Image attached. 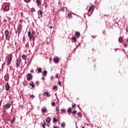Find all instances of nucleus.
Returning <instances> with one entry per match:
<instances>
[{
	"instance_id": "f257e3e1",
	"label": "nucleus",
	"mask_w": 128,
	"mask_h": 128,
	"mask_svg": "<svg viewBox=\"0 0 128 128\" xmlns=\"http://www.w3.org/2000/svg\"><path fill=\"white\" fill-rule=\"evenodd\" d=\"M28 36L30 40H32V38L33 40H36V32L33 31L32 33H31L30 32H28Z\"/></svg>"
},
{
	"instance_id": "f03ea898",
	"label": "nucleus",
	"mask_w": 128,
	"mask_h": 128,
	"mask_svg": "<svg viewBox=\"0 0 128 128\" xmlns=\"http://www.w3.org/2000/svg\"><path fill=\"white\" fill-rule=\"evenodd\" d=\"M5 36H6V40H10V32H8V30H6L4 32Z\"/></svg>"
},
{
	"instance_id": "7ed1b4c3",
	"label": "nucleus",
	"mask_w": 128,
	"mask_h": 128,
	"mask_svg": "<svg viewBox=\"0 0 128 128\" xmlns=\"http://www.w3.org/2000/svg\"><path fill=\"white\" fill-rule=\"evenodd\" d=\"M12 56H9L7 60V64L9 66V64L12 62Z\"/></svg>"
},
{
	"instance_id": "20e7f679",
	"label": "nucleus",
	"mask_w": 128,
	"mask_h": 128,
	"mask_svg": "<svg viewBox=\"0 0 128 128\" xmlns=\"http://www.w3.org/2000/svg\"><path fill=\"white\" fill-rule=\"evenodd\" d=\"M10 108V104H7L4 106H3V108H4V110H8Z\"/></svg>"
},
{
	"instance_id": "39448f33",
	"label": "nucleus",
	"mask_w": 128,
	"mask_h": 128,
	"mask_svg": "<svg viewBox=\"0 0 128 128\" xmlns=\"http://www.w3.org/2000/svg\"><path fill=\"white\" fill-rule=\"evenodd\" d=\"M54 62L55 64H58V62H60V58L58 57H56L54 59Z\"/></svg>"
},
{
	"instance_id": "423d86ee",
	"label": "nucleus",
	"mask_w": 128,
	"mask_h": 128,
	"mask_svg": "<svg viewBox=\"0 0 128 128\" xmlns=\"http://www.w3.org/2000/svg\"><path fill=\"white\" fill-rule=\"evenodd\" d=\"M20 60L18 59L16 62V66L17 68H18V66H20Z\"/></svg>"
},
{
	"instance_id": "0eeeda50",
	"label": "nucleus",
	"mask_w": 128,
	"mask_h": 128,
	"mask_svg": "<svg viewBox=\"0 0 128 128\" xmlns=\"http://www.w3.org/2000/svg\"><path fill=\"white\" fill-rule=\"evenodd\" d=\"M41 112L42 114H46V112H48V110H46V108H42Z\"/></svg>"
},
{
	"instance_id": "6e6552de",
	"label": "nucleus",
	"mask_w": 128,
	"mask_h": 128,
	"mask_svg": "<svg viewBox=\"0 0 128 128\" xmlns=\"http://www.w3.org/2000/svg\"><path fill=\"white\" fill-rule=\"evenodd\" d=\"M5 88L6 90H10V84L8 83H6L5 84Z\"/></svg>"
},
{
	"instance_id": "1a4fd4ad",
	"label": "nucleus",
	"mask_w": 128,
	"mask_h": 128,
	"mask_svg": "<svg viewBox=\"0 0 128 128\" xmlns=\"http://www.w3.org/2000/svg\"><path fill=\"white\" fill-rule=\"evenodd\" d=\"M44 95L46 96L47 97H48V98H50V93L47 92H44Z\"/></svg>"
},
{
	"instance_id": "9d476101",
	"label": "nucleus",
	"mask_w": 128,
	"mask_h": 128,
	"mask_svg": "<svg viewBox=\"0 0 128 128\" xmlns=\"http://www.w3.org/2000/svg\"><path fill=\"white\" fill-rule=\"evenodd\" d=\"M17 30L18 32V33L20 34V32H22V26H20L18 29H17Z\"/></svg>"
},
{
	"instance_id": "9b49d317",
	"label": "nucleus",
	"mask_w": 128,
	"mask_h": 128,
	"mask_svg": "<svg viewBox=\"0 0 128 128\" xmlns=\"http://www.w3.org/2000/svg\"><path fill=\"white\" fill-rule=\"evenodd\" d=\"M27 80L30 81L32 80V74H28L27 76Z\"/></svg>"
},
{
	"instance_id": "f8f14e48",
	"label": "nucleus",
	"mask_w": 128,
	"mask_h": 128,
	"mask_svg": "<svg viewBox=\"0 0 128 128\" xmlns=\"http://www.w3.org/2000/svg\"><path fill=\"white\" fill-rule=\"evenodd\" d=\"M75 36L77 38H80V33L78 32H76L75 33Z\"/></svg>"
},
{
	"instance_id": "ddd939ff",
	"label": "nucleus",
	"mask_w": 128,
	"mask_h": 128,
	"mask_svg": "<svg viewBox=\"0 0 128 128\" xmlns=\"http://www.w3.org/2000/svg\"><path fill=\"white\" fill-rule=\"evenodd\" d=\"M50 120H52V119L50 117H48L46 118V122H47V124H50Z\"/></svg>"
},
{
	"instance_id": "4468645a",
	"label": "nucleus",
	"mask_w": 128,
	"mask_h": 128,
	"mask_svg": "<svg viewBox=\"0 0 128 128\" xmlns=\"http://www.w3.org/2000/svg\"><path fill=\"white\" fill-rule=\"evenodd\" d=\"M2 10L4 12H8V10H10V8H8V6H6V8H3Z\"/></svg>"
},
{
	"instance_id": "2eb2a0df",
	"label": "nucleus",
	"mask_w": 128,
	"mask_h": 128,
	"mask_svg": "<svg viewBox=\"0 0 128 128\" xmlns=\"http://www.w3.org/2000/svg\"><path fill=\"white\" fill-rule=\"evenodd\" d=\"M38 16H42V14H44V12H42V10H40L38 12Z\"/></svg>"
},
{
	"instance_id": "dca6fc26",
	"label": "nucleus",
	"mask_w": 128,
	"mask_h": 128,
	"mask_svg": "<svg viewBox=\"0 0 128 128\" xmlns=\"http://www.w3.org/2000/svg\"><path fill=\"white\" fill-rule=\"evenodd\" d=\"M92 8H94V6L92 5L91 6L90 8L88 10V12H92Z\"/></svg>"
},
{
	"instance_id": "f3484780",
	"label": "nucleus",
	"mask_w": 128,
	"mask_h": 128,
	"mask_svg": "<svg viewBox=\"0 0 128 128\" xmlns=\"http://www.w3.org/2000/svg\"><path fill=\"white\" fill-rule=\"evenodd\" d=\"M55 110L57 114H58V112H60V107L58 106H56Z\"/></svg>"
},
{
	"instance_id": "a211bd4d",
	"label": "nucleus",
	"mask_w": 128,
	"mask_h": 128,
	"mask_svg": "<svg viewBox=\"0 0 128 128\" xmlns=\"http://www.w3.org/2000/svg\"><path fill=\"white\" fill-rule=\"evenodd\" d=\"M36 2L37 5L38 6H40V4H42V2L40 0H36Z\"/></svg>"
},
{
	"instance_id": "6ab92c4d",
	"label": "nucleus",
	"mask_w": 128,
	"mask_h": 128,
	"mask_svg": "<svg viewBox=\"0 0 128 128\" xmlns=\"http://www.w3.org/2000/svg\"><path fill=\"white\" fill-rule=\"evenodd\" d=\"M26 58H27V56H26V54H23L22 56V60H26Z\"/></svg>"
},
{
	"instance_id": "aec40b11",
	"label": "nucleus",
	"mask_w": 128,
	"mask_h": 128,
	"mask_svg": "<svg viewBox=\"0 0 128 128\" xmlns=\"http://www.w3.org/2000/svg\"><path fill=\"white\" fill-rule=\"evenodd\" d=\"M42 72H43L44 76H46V74H48V71L44 70Z\"/></svg>"
},
{
	"instance_id": "412c9836",
	"label": "nucleus",
	"mask_w": 128,
	"mask_h": 128,
	"mask_svg": "<svg viewBox=\"0 0 128 128\" xmlns=\"http://www.w3.org/2000/svg\"><path fill=\"white\" fill-rule=\"evenodd\" d=\"M30 86H32V88H34V82H32L31 83H30Z\"/></svg>"
},
{
	"instance_id": "4be33fe9",
	"label": "nucleus",
	"mask_w": 128,
	"mask_h": 128,
	"mask_svg": "<svg viewBox=\"0 0 128 128\" xmlns=\"http://www.w3.org/2000/svg\"><path fill=\"white\" fill-rule=\"evenodd\" d=\"M68 112V114H70V112H72V108H69L67 110Z\"/></svg>"
},
{
	"instance_id": "5701e85b",
	"label": "nucleus",
	"mask_w": 128,
	"mask_h": 128,
	"mask_svg": "<svg viewBox=\"0 0 128 128\" xmlns=\"http://www.w3.org/2000/svg\"><path fill=\"white\" fill-rule=\"evenodd\" d=\"M122 38L120 37L118 38V42H122Z\"/></svg>"
},
{
	"instance_id": "b1692460",
	"label": "nucleus",
	"mask_w": 128,
	"mask_h": 128,
	"mask_svg": "<svg viewBox=\"0 0 128 128\" xmlns=\"http://www.w3.org/2000/svg\"><path fill=\"white\" fill-rule=\"evenodd\" d=\"M61 126H62V128H64V127L66 126V123L65 122H62L61 124Z\"/></svg>"
},
{
	"instance_id": "393cba45",
	"label": "nucleus",
	"mask_w": 128,
	"mask_h": 128,
	"mask_svg": "<svg viewBox=\"0 0 128 128\" xmlns=\"http://www.w3.org/2000/svg\"><path fill=\"white\" fill-rule=\"evenodd\" d=\"M72 40H74V42H76V38L74 36L72 38Z\"/></svg>"
},
{
	"instance_id": "a878e982",
	"label": "nucleus",
	"mask_w": 128,
	"mask_h": 128,
	"mask_svg": "<svg viewBox=\"0 0 128 128\" xmlns=\"http://www.w3.org/2000/svg\"><path fill=\"white\" fill-rule=\"evenodd\" d=\"M52 90H58V86H54L52 87Z\"/></svg>"
},
{
	"instance_id": "bb28decb",
	"label": "nucleus",
	"mask_w": 128,
	"mask_h": 128,
	"mask_svg": "<svg viewBox=\"0 0 128 128\" xmlns=\"http://www.w3.org/2000/svg\"><path fill=\"white\" fill-rule=\"evenodd\" d=\"M38 72H42V68H40L38 69Z\"/></svg>"
},
{
	"instance_id": "cd10ccee",
	"label": "nucleus",
	"mask_w": 128,
	"mask_h": 128,
	"mask_svg": "<svg viewBox=\"0 0 128 128\" xmlns=\"http://www.w3.org/2000/svg\"><path fill=\"white\" fill-rule=\"evenodd\" d=\"M61 111H62V114H64V112H66V110L65 109H62Z\"/></svg>"
},
{
	"instance_id": "c85d7f7f",
	"label": "nucleus",
	"mask_w": 128,
	"mask_h": 128,
	"mask_svg": "<svg viewBox=\"0 0 128 128\" xmlns=\"http://www.w3.org/2000/svg\"><path fill=\"white\" fill-rule=\"evenodd\" d=\"M58 122V119L56 118H53V122Z\"/></svg>"
},
{
	"instance_id": "c756f323",
	"label": "nucleus",
	"mask_w": 128,
	"mask_h": 128,
	"mask_svg": "<svg viewBox=\"0 0 128 128\" xmlns=\"http://www.w3.org/2000/svg\"><path fill=\"white\" fill-rule=\"evenodd\" d=\"M36 10L34 8H31V12H35Z\"/></svg>"
},
{
	"instance_id": "7c9ffc66",
	"label": "nucleus",
	"mask_w": 128,
	"mask_h": 128,
	"mask_svg": "<svg viewBox=\"0 0 128 128\" xmlns=\"http://www.w3.org/2000/svg\"><path fill=\"white\" fill-rule=\"evenodd\" d=\"M24 2H30V0H24Z\"/></svg>"
},
{
	"instance_id": "2f4dec72",
	"label": "nucleus",
	"mask_w": 128,
	"mask_h": 128,
	"mask_svg": "<svg viewBox=\"0 0 128 128\" xmlns=\"http://www.w3.org/2000/svg\"><path fill=\"white\" fill-rule=\"evenodd\" d=\"M68 18H72V14L70 13L68 14Z\"/></svg>"
},
{
	"instance_id": "473e14b6",
	"label": "nucleus",
	"mask_w": 128,
	"mask_h": 128,
	"mask_svg": "<svg viewBox=\"0 0 128 128\" xmlns=\"http://www.w3.org/2000/svg\"><path fill=\"white\" fill-rule=\"evenodd\" d=\"M56 102H53L52 103V106H54V104H55Z\"/></svg>"
},
{
	"instance_id": "72a5a7b5",
	"label": "nucleus",
	"mask_w": 128,
	"mask_h": 128,
	"mask_svg": "<svg viewBox=\"0 0 128 128\" xmlns=\"http://www.w3.org/2000/svg\"><path fill=\"white\" fill-rule=\"evenodd\" d=\"M72 114H76V110H74L72 111Z\"/></svg>"
},
{
	"instance_id": "f704fd0d",
	"label": "nucleus",
	"mask_w": 128,
	"mask_h": 128,
	"mask_svg": "<svg viewBox=\"0 0 128 128\" xmlns=\"http://www.w3.org/2000/svg\"><path fill=\"white\" fill-rule=\"evenodd\" d=\"M58 84H59V86H62V83L60 82V81L58 82Z\"/></svg>"
},
{
	"instance_id": "c9c22d12",
	"label": "nucleus",
	"mask_w": 128,
	"mask_h": 128,
	"mask_svg": "<svg viewBox=\"0 0 128 128\" xmlns=\"http://www.w3.org/2000/svg\"><path fill=\"white\" fill-rule=\"evenodd\" d=\"M44 124H46V123H44V124H42V126L43 128H46V126H44Z\"/></svg>"
},
{
	"instance_id": "e433bc0d",
	"label": "nucleus",
	"mask_w": 128,
	"mask_h": 128,
	"mask_svg": "<svg viewBox=\"0 0 128 128\" xmlns=\"http://www.w3.org/2000/svg\"><path fill=\"white\" fill-rule=\"evenodd\" d=\"M31 98H34L35 96H34V94H32V95H31Z\"/></svg>"
},
{
	"instance_id": "4c0bfd02",
	"label": "nucleus",
	"mask_w": 128,
	"mask_h": 128,
	"mask_svg": "<svg viewBox=\"0 0 128 128\" xmlns=\"http://www.w3.org/2000/svg\"><path fill=\"white\" fill-rule=\"evenodd\" d=\"M15 120L14 119H13L12 122H11V124H12V122H15Z\"/></svg>"
},
{
	"instance_id": "58836bf2",
	"label": "nucleus",
	"mask_w": 128,
	"mask_h": 128,
	"mask_svg": "<svg viewBox=\"0 0 128 128\" xmlns=\"http://www.w3.org/2000/svg\"><path fill=\"white\" fill-rule=\"evenodd\" d=\"M2 100L0 101V106H2Z\"/></svg>"
},
{
	"instance_id": "ea45409f",
	"label": "nucleus",
	"mask_w": 128,
	"mask_h": 128,
	"mask_svg": "<svg viewBox=\"0 0 128 128\" xmlns=\"http://www.w3.org/2000/svg\"><path fill=\"white\" fill-rule=\"evenodd\" d=\"M124 46L125 48H126V46H128V44H124Z\"/></svg>"
},
{
	"instance_id": "a19ab883",
	"label": "nucleus",
	"mask_w": 128,
	"mask_h": 128,
	"mask_svg": "<svg viewBox=\"0 0 128 128\" xmlns=\"http://www.w3.org/2000/svg\"><path fill=\"white\" fill-rule=\"evenodd\" d=\"M56 78H58V74H56Z\"/></svg>"
},
{
	"instance_id": "79ce46f5",
	"label": "nucleus",
	"mask_w": 128,
	"mask_h": 128,
	"mask_svg": "<svg viewBox=\"0 0 128 128\" xmlns=\"http://www.w3.org/2000/svg\"><path fill=\"white\" fill-rule=\"evenodd\" d=\"M74 106H76V104H72V108H74Z\"/></svg>"
},
{
	"instance_id": "37998d69",
	"label": "nucleus",
	"mask_w": 128,
	"mask_h": 128,
	"mask_svg": "<svg viewBox=\"0 0 128 128\" xmlns=\"http://www.w3.org/2000/svg\"><path fill=\"white\" fill-rule=\"evenodd\" d=\"M36 86H38V82L37 81V82H36Z\"/></svg>"
},
{
	"instance_id": "c03bdc74",
	"label": "nucleus",
	"mask_w": 128,
	"mask_h": 128,
	"mask_svg": "<svg viewBox=\"0 0 128 128\" xmlns=\"http://www.w3.org/2000/svg\"><path fill=\"white\" fill-rule=\"evenodd\" d=\"M77 115H78V116H80V112H78V113L77 114Z\"/></svg>"
},
{
	"instance_id": "a18cd8bd",
	"label": "nucleus",
	"mask_w": 128,
	"mask_h": 128,
	"mask_svg": "<svg viewBox=\"0 0 128 128\" xmlns=\"http://www.w3.org/2000/svg\"><path fill=\"white\" fill-rule=\"evenodd\" d=\"M42 80H44V78L42 77Z\"/></svg>"
},
{
	"instance_id": "49530a36",
	"label": "nucleus",
	"mask_w": 128,
	"mask_h": 128,
	"mask_svg": "<svg viewBox=\"0 0 128 128\" xmlns=\"http://www.w3.org/2000/svg\"><path fill=\"white\" fill-rule=\"evenodd\" d=\"M22 120V116L20 117V120Z\"/></svg>"
},
{
	"instance_id": "de8ad7c7",
	"label": "nucleus",
	"mask_w": 128,
	"mask_h": 128,
	"mask_svg": "<svg viewBox=\"0 0 128 128\" xmlns=\"http://www.w3.org/2000/svg\"><path fill=\"white\" fill-rule=\"evenodd\" d=\"M52 78H54V77L52 76V77L50 78V80H52Z\"/></svg>"
},
{
	"instance_id": "09e8293b",
	"label": "nucleus",
	"mask_w": 128,
	"mask_h": 128,
	"mask_svg": "<svg viewBox=\"0 0 128 128\" xmlns=\"http://www.w3.org/2000/svg\"><path fill=\"white\" fill-rule=\"evenodd\" d=\"M50 28H52V26H50Z\"/></svg>"
},
{
	"instance_id": "8fccbe9b",
	"label": "nucleus",
	"mask_w": 128,
	"mask_h": 128,
	"mask_svg": "<svg viewBox=\"0 0 128 128\" xmlns=\"http://www.w3.org/2000/svg\"><path fill=\"white\" fill-rule=\"evenodd\" d=\"M54 128H58V127L56 126H54Z\"/></svg>"
},
{
	"instance_id": "3c124183",
	"label": "nucleus",
	"mask_w": 128,
	"mask_h": 128,
	"mask_svg": "<svg viewBox=\"0 0 128 128\" xmlns=\"http://www.w3.org/2000/svg\"><path fill=\"white\" fill-rule=\"evenodd\" d=\"M31 72H34V70H31Z\"/></svg>"
},
{
	"instance_id": "603ef678",
	"label": "nucleus",
	"mask_w": 128,
	"mask_h": 128,
	"mask_svg": "<svg viewBox=\"0 0 128 128\" xmlns=\"http://www.w3.org/2000/svg\"><path fill=\"white\" fill-rule=\"evenodd\" d=\"M82 128H84V126H82Z\"/></svg>"
}]
</instances>
